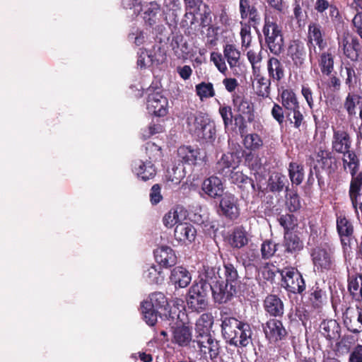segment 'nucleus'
Returning a JSON list of instances; mask_svg holds the SVG:
<instances>
[{
    "label": "nucleus",
    "instance_id": "nucleus-4",
    "mask_svg": "<svg viewBox=\"0 0 362 362\" xmlns=\"http://www.w3.org/2000/svg\"><path fill=\"white\" fill-rule=\"evenodd\" d=\"M262 33L267 49L274 56H279L284 50L282 27L273 18L266 16L264 19Z\"/></svg>",
    "mask_w": 362,
    "mask_h": 362
},
{
    "label": "nucleus",
    "instance_id": "nucleus-18",
    "mask_svg": "<svg viewBox=\"0 0 362 362\" xmlns=\"http://www.w3.org/2000/svg\"><path fill=\"white\" fill-rule=\"evenodd\" d=\"M239 11L241 19L247 20V23L257 30L262 18L255 4L250 0H240Z\"/></svg>",
    "mask_w": 362,
    "mask_h": 362
},
{
    "label": "nucleus",
    "instance_id": "nucleus-41",
    "mask_svg": "<svg viewBox=\"0 0 362 362\" xmlns=\"http://www.w3.org/2000/svg\"><path fill=\"white\" fill-rule=\"evenodd\" d=\"M230 244L232 247L240 249L248 243V238L243 226L235 227L230 236Z\"/></svg>",
    "mask_w": 362,
    "mask_h": 362
},
{
    "label": "nucleus",
    "instance_id": "nucleus-63",
    "mask_svg": "<svg viewBox=\"0 0 362 362\" xmlns=\"http://www.w3.org/2000/svg\"><path fill=\"white\" fill-rule=\"evenodd\" d=\"M180 218L177 209H170L163 218V225L168 228L176 226L179 223Z\"/></svg>",
    "mask_w": 362,
    "mask_h": 362
},
{
    "label": "nucleus",
    "instance_id": "nucleus-55",
    "mask_svg": "<svg viewBox=\"0 0 362 362\" xmlns=\"http://www.w3.org/2000/svg\"><path fill=\"white\" fill-rule=\"evenodd\" d=\"M286 206L290 213L298 211L301 208L300 197L296 192H290L286 195Z\"/></svg>",
    "mask_w": 362,
    "mask_h": 362
},
{
    "label": "nucleus",
    "instance_id": "nucleus-17",
    "mask_svg": "<svg viewBox=\"0 0 362 362\" xmlns=\"http://www.w3.org/2000/svg\"><path fill=\"white\" fill-rule=\"evenodd\" d=\"M339 47L342 49L344 55L352 62L358 61L361 46L359 40L354 35H344L339 41Z\"/></svg>",
    "mask_w": 362,
    "mask_h": 362
},
{
    "label": "nucleus",
    "instance_id": "nucleus-57",
    "mask_svg": "<svg viewBox=\"0 0 362 362\" xmlns=\"http://www.w3.org/2000/svg\"><path fill=\"white\" fill-rule=\"evenodd\" d=\"M356 189L351 192V185L349 189V196L353 208L356 211L359 209L362 212V183L358 185Z\"/></svg>",
    "mask_w": 362,
    "mask_h": 362
},
{
    "label": "nucleus",
    "instance_id": "nucleus-46",
    "mask_svg": "<svg viewBox=\"0 0 362 362\" xmlns=\"http://www.w3.org/2000/svg\"><path fill=\"white\" fill-rule=\"evenodd\" d=\"M204 272L200 275L199 283L209 284L211 287L221 283V277L218 276V271L213 267H204Z\"/></svg>",
    "mask_w": 362,
    "mask_h": 362
},
{
    "label": "nucleus",
    "instance_id": "nucleus-25",
    "mask_svg": "<svg viewBox=\"0 0 362 362\" xmlns=\"http://www.w3.org/2000/svg\"><path fill=\"white\" fill-rule=\"evenodd\" d=\"M278 97L286 112L300 108L298 96L293 88L284 86L278 88Z\"/></svg>",
    "mask_w": 362,
    "mask_h": 362
},
{
    "label": "nucleus",
    "instance_id": "nucleus-50",
    "mask_svg": "<svg viewBox=\"0 0 362 362\" xmlns=\"http://www.w3.org/2000/svg\"><path fill=\"white\" fill-rule=\"evenodd\" d=\"M288 184V181L285 175L276 174L269 179L268 188L273 193L280 192Z\"/></svg>",
    "mask_w": 362,
    "mask_h": 362
},
{
    "label": "nucleus",
    "instance_id": "nucleus-38",
    "mask_svg": "<svg viewBox=\"0 0 362 362\" xmlns=\"http://www.w3.org/2000/svg\"><path fill=\"white\" fill-rule=\"evenodd\" d=\"M318 63L322 74L323 75L329 76L334 71V51L331 48H329L326 51L320 53Z\"/></svg>",
    "mask_w": 362,
    "mask_h": 362
},
{
    "label": "nucleus",
    "instance_id": "nucleus-42",
    "mask_svg": "<svg viewBox=\"0 0 362 362\" xmlns=\"http://www.w3.org/2000/svg\"><path fill=\"white\" fill-rule=\"evenodd\" d=\"M286 117L289 124L299 132L306 129V120L300 108L286 112Z\"/></svg>",
    "mask_w": 362,
    "mask_h": 362
},
{
    "label": "nucleus",
    "instance_id": "nucleus-56",
    "mask_svg": "<svg viewBox=\"0 0 362 362\" xmlns=\"http://www.w3.org/2000/svg\"><path fill=\"white\" fill-rule=\"evenodd\" d=\"M278 245L272 240H264L260 248L262 258L264 260L272 258L275 255Z\"/></svg>",
    "mask_w": 362,
    "mask_h": 362
},
{
    "label": "nucleus",
    "instance_id": "nucleus-60",
    "mask_svg": "<svg viewBox=\"0 0 362 362\" xmlns=\"http://www.w3.org/2000/svg\"><path fill=\"white\" fill-rule=\"evenodd\" d=\"M230 182L236 185L240 189H243L246 185H247L248 182L250 181V177L243 174L240 171H233L228 176Z\"/></svg>",
    "mask_w": 362,
    "mask_h": 362
},
{
    "label": "nucleus",
    "instance_id": "nucleus-2",
    "mask_svg": "<svg viewBox=\"0 0 362 362\" xmlns=\"http://www.w3.org/2000/svg\"><path fill=\"white\" fill-rule=\"evenodd\" d=\"M224 279L215 285V303H226L243 291V284L237 267L230 262H224Z\"/></svg>",
    "mask_w": 362,
    "mask_h": 362
},
{
    "label": "nucleus",
    "instance_id": "nucleus-10",
    "mask_svg": "<svg viewBox=\"0 0 362 362\" xmlns=\"http://www.w3.org/2000/svg\"><path fill=\"white\" fill-rule=\"evenodd\" d=\"M281 286L288 293L303 295L306 288L305 281L301 273L296 268H286L280 271Z\"/></svg>",
    "mask_w": 362,
    "mask_h": 362
},
{
    "label": "nucleus",
    "instance_id": "nucleus-8",
    "mask_svg": "<svg viewBox=\"0 0 362 362\" xmlns=\"http://www.w3.org/2000/svg\"><path fill=\"white\" fill-rule=\"evenodd\" d=\"M187 118V124L192 134L197 137L199 141L211 142L216 136V127L209 118L202 113L193 117V123L191 124L190 119Z\"/></svg>",
    "mask_w": 362,
    "mask_h": 362
},
{
    "label": "nucleus",
    "instance_id": "nucleus-40",
    "mask_svg": "<svg viewBox=\"0 0 362 362\" xmlns=\"http://www.w3.org/2000/svg\"><path fill=\"white\" fill-rule=\"evenodd\" d=\"M308 301L314 308H320L327 298L326 292L315 284L308 290Z\"/></svg>",
    "mask_w": 362,
    "mask_h": 362
},
{
    "label": "nucleus",
    "instance_id": "nucleus-35",
    "mask_svg": "<svg viewBox=\"0 0 362 362\" xmlns=\"http://www.w3.org/2000/svg\"><path fill=\"white\" fill-rule=\"evenodd\" d=\"M313 42L320 50L327 46V42L323 38L322 26L317 23H310L308 28V45L311 44L315 47Z\"/></svg>",
    "mask_w": 362,
    "mask_h": 362
},
{
    "label": "nucleus",
    "instance_id": "nucleus-9",
    "mask_svg": "<svg viewBox=\"0 0 362 362\" xmlns=\"http://www.w3.org/2000/svg\"><path fill=\"white\" fill-rule=\"evenodd\" d=\"M216 213L223 218L234 221L240 215V208L238 198L233 193L226 192L219 198L216 206Z\"/></svg>",
    "mask_w": 362,
    "mask_h": 362
},
{
    "label": "nucleus",
    "instance_id": "nucleus-22",
    "mask_svg": "<svg viewBox=\"0 0 362 362\" xmlns=\"http://www.w3.org/2000/svg\"><path fill=\"white\" fill-rule=\"evenodd\" d=\"M263 308L272 318H281L284 316V304L278 295L268 294L263 300Z\"/></svg>",
    "mask_w": 362,
    "mask_h": 362
},
{
    "label": "nucleus",
    "instance_id": "nucleus-53",
    "mask_svg": "<svg viewBox=\"0 0 362 362\" xmlns=\"http://www.w3.org/2000/svg\"><path fill=\"white\" fill-rule=\"evenodd\" d=\"M278 222L283 227L284 233H291L297 226V218L291 214L281 215L278 218Z\"/></svg>",
    "mask_w": 362,
    "mask_h": 362
},
{
    "label": "nucleus",
    "instance_id": "nucleus-11",
    "mask_svg": "<svg viewBox=\"0 0 362 362\" xmlns=\"http://www.w3.org/2000/svg\"><path fill=\"white\" fill-rule=\"evenodd\" d=\"M310 256L318 272L324 273L336 269L334 252L331 249L317 247L312 250Z\"/></svg>",
    "mask_w": 362,
    "mask_h": 362
},
{
    "label": "nucleus",
    "instance_id": "nucleus-27",
    "mask_svg": "<svg viewBox=\"0 0 362 362\" xmlns=\"http://www.w3.org/2000/svg\"><path fill=\"white\" fill-rule=\"evenodd\" d=\"M155 259L159 266L168 268L177 263V256L175 251L169 246L161 245L153 252Z\"/></svg>",
    "mask_w": 362,
    "mask_h": 362
},
{
    "label": "nucleus",
    "instance_id": "nucleus-34",
    "mask_svg": "<svg viewBox=\"0 0 362 362\" xmlns=\"http://www.w3.org/2000/svg\"><path fill=\"white\" fill-rule=\"evenodd\" d=\"M253 75L255 93L263 99L269 98L272 80L269 76L263 75L260 71L253 73Z\"/></svg>",
    "mask_w": 362,
    "mask_h": 362
},
{
    "label": "nucleus",
    "instance_id": "nucleus-26",
    "mask_svg": "<svg viewBox=\"0 0 362 362\" xmlns=\"http://www.w3.org/2000/svg\"><path fill=\"white\" fill-rule=\"evenodd\" d=\"M337 230L343 247L350 246L354 238V226L345 216H337Z\"/></svg>",
    "mask_w": 362,
    "mask_h": 362
},
{
    "label": "nucleus",
    "instance_id": "nucleus-37",
    "mask_svg": "<svg viewBox=\"0 0 362 362\" xmlns=\"http://www.w3.org/2000/svg\"><path fill=\"white\" fill-rule=\"evenodd\" d=\"M170 281L180 288L187 287L192 280L189 271L182 267H176L171 271Z\"/></svg>",
    "mask_w": 362,
    "mask_h": 362
},
{
    "label": "nucleus",
    "instance_id": "nucleus-36",
    "mask_svg": "<svg viewBox=\"0 0 362 362\" xmlns=\"http://www.w3.org/2000/svg\"><path fill=\"white\" fill-rule=\"evenodd\" d=\"M150 305H152L153 308L160 310L164 313L163 315L167 318L174 319V315L171 310H169V304L165 296L161 292H154L150 295Z\"/></svg>",
    "mask_w": 362,
    "mask_h": 362
},
{
    "label": "nucleus",
    "instance_id": "nucleus-48",
    "mask_svg": "<svg viewBox=\"0 0 362 362\" xmlns=\"http://www.w3.org/2000/svg\"><path fill=\"white\" fill-rule=\"evenodd\" d=\"M195 92L201 101L216 95L214 85L211 82H201L195 86Z\"/></svg>",
    "mask_w": 362,
    "mask_h": 362
},
{
    "label": "nucleus",
    "instance_id": "nucleus-49",
    "mask_svg": "<svg viewBox=\"0 0 362 362\" xmlns=\"http://www.w3.org/2000/svg\"><path fill=\"white\" fill-rule=\"evenodd\" d=\"M160 5L155 1L150 2L144 12V20L146 23L153 26L156 23L157 14L160 11Z\"/></svg>",
    "mask_w": 362,
    "mask_h": 362
},
{
    "label": "nucleus",
    "instance_id": "nucleus-32",
    "mask_svg": "<svg viewBox=\"0 0 362 362\" xmlns=\"http://www.w3.org/2000/svg\"><path fill=\"white\" fill-rule=\"evenodd\" d=\"M269 77L274 81L279 83L285 78V67L282 62L275 57H271L267 62Z\"/></svg>",
    "mask_w": 362,
    "mask_h": 362
},
{
    "label": "nucleus",
    "instance_id": "nucleus-7",
    "mask_svg": "<svg viewBox=\"0 0 362 362\" xmlns=\"http://www.w3.org/2000/svg\"><path fill=\"white\" fill-rule=\"evenodd\" d=\"M162 92V88L153 83L146 90L147 110L156 117H164L168 113V100Z\"/></svg>",
    "mask_w": 362,
    "mask_h": 362
},
{
    "label": "nucleus",
    "instance_id": "nucleus-6",
    "mask_svg": "<svg viewBox=\"0 0 362 362\" xmlns=\"http://www.w3.org/2000/svg\"><path fill=\"white\" fill-rule=\"evenodd\" d=\"M192 348L202 357L209 356L211 360L217 358L221 350L219 341L206 329L199 331V334H195Z\"/></svg>",
    "mask_w": 362,
    "mask_h": 362
},
{
    "label": "nucleus",
    "instance_id": "nucleus-15",
    "mask_svg": "<svg viewBox=\"0 0 362 362\" xmlns=\"http://www.w3.org/2000/svg\"><path fill=\"white\" fill-rule=\"evenodd\" d=\"M305 43L299 39L290 41L287 48V56L291 59L293 66L297 69L303 67L307 59Z\"/></svg>",
    "mask_w": 362,
    "mask_h": 362
},
{
    "label": "nucleus",
    "instance_id": "nucleus-3",
    "mask_svg": "<svg viewBox=\"0 0 362 362\" xmlns=\"http://www.w3.org/2000/svg\"><path fill=\"white\" fill-rule=\"evenodd\" d=\"M316 163L312 165L315 171V175L317 180V184L320 189L325 186V181L322 171L329 175L338 169L339 158L332 150L320 148L315 154V159L310 157Z\"/></svg>",
    "mask_w": 362,
    "mask_h": 362
},
{
    "label": "nucleus",
    "instance_id": "nucleus-58",
    "mask_svg": "<svg viewBox=\"0 0 362 362\" xmlns=\"http://www.w3.org/2000/svg\"><path fill=\"white\" fill-rule=\"evenodd\" d=\"M214 324V317L211 313H203L196 323V334H199V331L206 329L209 331Z\"/></svg>",
    "mask_w": 362,
    "mask_h": 362
},
{
    "label": "nucleus",
    "instance_id": "nucleus-51",
    "mask_svg": "<svg viewBox=\"0 0 362 362\" xmlns=\"http://www.w3.org/2000/svg\"><path fill=\"white\" fill-rule=\"evenodd\" d=\"M141 311L146 322L150 326H153L157 322L158 310L153 308L148 301H145L141 304Z\"/></svg>",
    "mask_w": 362,
    "mask_h": 362
},
{
    "label": "nucleus",
    "instance_id": "nucleus-52",
    "mask_svg": "<svg viewBox=\"0 0 362 362\" xmlns=\"http://www.w3.org/2000/svg\"><path fill=\"white\" fill-rule=\"evenodd\" d=\"M245 163L255 175L258 174L263 167L262 158L252 152L246 153Z\"/></svg>",
    "mask_w": 362,
    "mask_h": 362
},
{
    "label": "nucleus",
    "instance_id": "nucleus-29",
    "mask_svg": "<svg viewBox=\"0 0 362 362\" xmlns=\"http://www.w3.org/2000/svg\"><path fill=\"white\" fill-rule=\"evenodd\" d=\"M319 332L332 344L341 337V326L336 320H324L320 325Z\"/></svg>",
    "mask_w": 362,
    "mask_h": 362
},
{
    "label": "nucleus",
    "instance_id": "nucleus-19",
    "mask_svg": "<svg viewBox=\"0 0 362 362\" xmlns=\"http://www.w3.org/2000/svg\"><path fill=\"white\" fill-rule=\"evenodd\" d=\"M240 162V158L236 153H224L216 164V171L223 177H228L238 168Z\"/></svg>",
    "mask_w": 362,
    "mask_h": 362
},
{
    "label": "nucleus",
    "instance_id": "nucleus-64",
    "mask_svg": "<svg viewBox=\"0 0 362 362\" xmlns=\"http://www.w3.org/2000/svg\"><path fill=\"white\" fill-rule=\"evenodd\" d=\"M247 57L251 64L252 73L260 71V63L262 59L261 51L257 53L255 51L250 49L247 52Z\"/></svg>",
    "mask_w": 362,
    "mask_h": 362
},
{
    "label": "nucleus",
    "instance_id": "nucleus-39",
    "mask_svg": "<svg viewBox=\"0 0 362 362\" xmlns=\"http://www.w3.org/2000/svg\"><path fill=\"white\" fill-rule=\"evenodd\" d=\"M348 290L353 299L362 301V274L349 275Z\"/></svg>",
    "mask_w": 362,
    "mask_h": 362
},
{
    "label": "nucleus",
    "instance_id": "nucleus-16",
    "mask_svg": "<svg viewBox=\"0 0 362 362\" xmlns=\"http://www.w3.org/2000/svg\"><path fill=\"white\" fill-rule=\"evenodd\" d=\"M177 156L180 161L187 165H195L206 163V155L201 149L191 146H182L177 149Z\"/></svg>",
    "mask_w": 362,
    "mask_h": 362
},
{
    "label": "nucleus",
    "instance_id": "nucleus-13",
    "mask_svg": "<svg viewBox=\"0 0 362 362\" xmlns=\"http://www.w3.org/2000/svg\"><path fill=\"white\" fill-rule=\"evenodd\" d=\"M343 155L342 163L344 170L349 168L351 176L350 185L351 192L356 189L360 184L362 183V172H358L360 168V160L353 150H348L347 152L341 153Z\"/></svg>",
    "mask_w": 362,
    "mask_h": 362
},
{
    "label": "nucleus",
    "instance_id": "nucleus-45",
    "mask_svg": "<svg viewBox=\"0 0 362 362\" xmlns=\"http://www.w3.org/2000/svg\"><path fill=\"white\" fill-rule=\"evenodd\" d=\"M144 276L151 284H161L165 279L160 266L152 265L144 272Z\"/></svg>",
    "mask_w": 362,
    "mask_h": 362
},
{
    "label": "nucleus",
    "instance_id": "nucleus-44",
    "mask_svg": "<svg viewBox=\"0 0 362 362\" xmlns=\"http://www.w3.org/2000/svg\"><path fill=\"white\" fill-rule=\"evenodd\" d=\"M315 10L320 14L326 10H329V15L332 21H336L339 18V11L338 8L334 5L329 4L327 0H316L314 5Z\"/></svg>",
    "mask_w": 362,
    "mask_h": 362
},
{
    "label": "nucleus",
    "instance_id": "nucleus-61",
    "mask_svg": "<svg viewBox=\"0 0 362 362\" xmlns=\"http://www.w3.org/2000/svg\"><path fill=\"white\" fill-rule=\"evenodd\" d=\"M218 112L223 119L226 128L228 127L230 125H233L234 116L230 106L225 104L221 105L218 109Z\"/></svg>",
    "mask_w": 362,
    "mask_h": 362
},
{
    "label": "nucleus",
    "instance_id": "nucleus-43",
    "mask_svg": "<svg viewBox=\"0 0 362 362\" xmlns=\"http://www.w3.org/2000/svg\"><path fill=\"white\" fill-rule=\"evenodd\" d=\"M288 170L292 184L300 185L303 182L305 176L303 165L297 162H291Z\"/></svg>",
    "mask_w": 362,
    "mask_h": 362
},
{
    "label": "nucleus",
    "instance_id": "nucleus-21",
    "mask_svg": "<svg viewBox=\"0 0 362 362\" xmlns=\"http://www.w3.org/2000/svg\"><path fill=\"white\" fill-rule=\"evenodd\" d=\"M172 343L178 345L180 347L192 346V327L186 325L185 323L177 325L172 327Z\"/></svg>",
    "mask_w": 362,
    "mask_h": 362
},
{
    "label": "nucleus",
    "instance_id": "nucleus-62",
    "mask_svg": "<svg viewBox=\"0 0 362 362\" xmlns=\"http://www.w3.org/2000/svg\"><path fill=\"white\" fill-rule=\"evenodd\" d=\"M146 153L148 159L156 162L162 157L161 147L153 142H148L146 146Z\"/></svg>",
    "mask_w": 362,
    "mask_h": 362
},
{
    "label": "nucleus",
    "instance_id": "nucleus-31",
    "mask_svg": "<svg viewBox=\"0 0 362 362\" xmlns=\"http://www.w3.org/2000/svg\"><path fill=\"white\" fill-rule=\"evenodd\" d=\"M283 247L284 253L296 255L298 254L304 247L303 241L298 234L295 233H284Z\"/></svg>",
    "mask_w": 362,
    "mask_h": 362
},
{
    "label": "nucleus",
    "instance_id": "nucleus-24",
    "mask_svg": "<svg viewBox=\"0 0 362 362\" xmlns=\"http://www.w3.org/2000/svg\"><path fill=\"white\" fill-rule=\"evenodd\" d=\"M202 190L211 199H219L224 194V185L219 177L212 175L204 180Z\"/></svg>",
    "mask_w": 362,
    "mask_h": 362
},
{
    "label": "nucleus",
    "instance_id": "nucleus-5",
    "mask_svg": "<svg viewBox=\"0 0 362 362\" xmlns=\"http://www.w3.org/2000/svg\"><path fill=\"white\" fill-rule=\"evenodd\" d=\"M215 286L211 287L209 284L204 282H194L189 288L187 297L188 308L192 311L201 313L206 309L209 305V295L211 292L214 300Z\"/></svg>",
    "mask_w": 362,
    "mask_h": 362
},
{
    "label": "nucleus",
    "instance_id": "nucleus-54",
    "mask_svg": "<svg viewBox=\"0 0 362 362\" xmlns=\"http://www.w3.org/2000/svg\"><path fill=\"white\" fill-rule=\"evenodd\" d=\"M243 144L246 148L256 151L263 146V141L261 136L256 133L245 134Z\"/></svg>",
    "mask_w": 362,
    "mask_h": 362
},
{
    "label": "nucleus",
    "instance_id": "nucleus-12",
    "mask_svg": "<svg viewBox=\"0 0 362 362\" xmlns=\"http://www.w3.org/2000/svg\"><path fill=\"white\" fill-rule=\"evenodd\" d=\"M279 317L270 318L262 325L265 338L275 344L282 342L288 338V332Z\"/></svg>",
    "mask_w": 362,
    "mask_h": 362
},
{
    "label": "nucleus",
    "instance_id": "nucleus-14",
    "mask_svg": "<svg viewBox=\"0 0 362 362\" xmlns=\"http://www.w3.org/2000/svg\"><path fill=\"white\" fill-rule=\"evenodd\" d=\"M332 151L342 153L351 148L352 139L349 132L343 127H332Z\"/></svg>",
    "mask_w": 362,
    "mask_h": 362
},
{
    "label": "nucleus",
    "instance_id": "nucleus-23",
    "mask_svg": "<svg viewBox=\"0 0 362 362\" xmlns=\"http://www.w3.org/2000/svg\"><path fill=\"white\" fill-rule=\"evenodd\" d=\"M232 101L238 114L245 116L249 123L255 120L254 105L248 98L240 95H233Z\"/></svg>",
    "mask_w": 362,
    "mask_h": 362
},
{
    "label": "nucleus",
    "instance_id": "nucleus-47",
    "mask_svg": "<svg viewBox=\"0 0 362 362\" xmlns=\"http://www.w3.org/2000/svg\"><path fill=\"white\" fill-rule=\"evenodd\" d=\"M223 54L231 69L239 64L240 52L235 45L226 44L223 48Z\"/></svg>",
    "mask_w": 362,
    "mask_h": 362
},
{
    "label": "nucleus",
    "instance_id": "nucleus-33",
    "mask_svg": "<svg viewBox=\"0 0 362 362\" xmlns=\"http://www.w3.org/2000/svg\"><path fill=\"white\" fill-rule=\"evenodd\" d=\"M196 234L197 230L194 226L186 222L177 223L174 230L175 238L179 242L192 243L194 240Z\"/></svg>",
    "mask_w": 362,
    "mask_h": 362
},
{
    "label": "nucleus",
    "instance_id": "nucleus-20",
    "mask_svg": "<svg viewBox=\"0 0 362 362\" xmlns=\"http://www.w3.org/2000/svg\"><path fill=\"white\" fill-rule=\"evenodd\" d=\"M343 320L349 332L356 334L361 333L362 332V308H348L343 315Z\"/></svg>",
    "mask_w": 362,
    "mask_h": 362
},
{
    "label": "nucleus",
    "instance_id": "nucleus-30",
    "mask_svg": "<svg viewBox=\"0 0 362 362\" xmlns=\"http://www.w3.org/2000/svg\"><path fill=\"white\" fill-rule=\"evenodd\" d=\"M153 163L151 160H134L132 165L133 171L144 181L153 179L156 175V169Z\"/></svg>",
    "mask_w": 362,
    "mask_h": 362
},
{
    "label": "nucleus",
    "instance_id": "nucleus-28",
    "mask_svg": "<svg viewBox=\"0 0 362 362\" xmlns=\"http://www.w3.org/2000/svg\"><path fill=\"white\" fill-rule=\"evenodd\" d=\"M170 47L178 59L185 61L188 59L190 53L189 46L181 33H177L173 35Z\"/></svg>",
    "mask_w": 362,
    "mask_h": 362
},
{
    "label": "nucleus",
    "instance_id": "nucleus-59",
    "mask_svg": "<svg viewBox=\"0 0 362 362\" xmlns=\"http://www.w3.org/2000/svg\"><path fill=\"white\" fill-rule=\"evenodd\" d=\"M360 97L354 93H349L346 97L344 107L346 110L349 117H353L356 115V105L359 103Z\"/></svg>",
    "mask_w": 362,
    "mask_h": 362
},
{
    "label": "nucleus",
    "instance_id": "nucleus-1",
    "mask_svg": "<svg viewBox=\"0 0 362 362\" xmlns=\"http://www.w3.org/2000/svg\"><path fill=\"white\" fill-rule=\"evenodd\" d=\"M221 334L226 342L237 348H245L252 342L251 325L229 315L228 309L220 311Z\"/></svg>",
    "mask_w": 362,
    "mask_h": 362
}]
</instances>
